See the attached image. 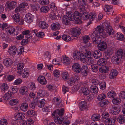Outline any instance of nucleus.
<instances>
[{"instance_id":"1","label":"nucleus","mask_w":125,"mask_h":125,"mask_svg":"<svg viewBox=\"0 0 125 125\" xmlns=\"http://www.w3.org/2000/svg\"><path fill=\"white\" fill-rule=\"evenodd\" d=\"M64 112V109L62 108L60 110H56L52 113V117L54 118L56 117L54 120V121L56 123L60 124L62 123L64 120V118L62 116Z\"/></svg>"},{"instance_id":"2","label":"nucleus","mask_w":125,"mask_h":125,"mask_svg":"<svg viewBox=\"0 0 125 125\" xmlns=\"http://www.w3.org/2000/svg\"><path fill=\"white\" fill-rule=\"evenodd\" d=\"M81 19L83 20H85L88 19L90 21H93L94 20L96 16V14L94 13H91L85 12L81 14Z\"/></svg>"},{"instance_id":"3","label":"nucleus","mask_w":125,"mask_h":125,"mask_svg":"<svg viewBox=\"0 0 125 125\" xmlns=\"http://www.w3.org/2000/svg\"><path fill=\"white\" fill-rule=\"evenodd\" d=\"M104 29L102 26H98L97 27L95 28V31L92 33L94 35H100L104 38H105L107 36V35L106 33H104Z\"/></svg>"},{"instance_id":"4","label":"nucleus","mask_w":125,"mask_h":125,"mask_svg":"<svg viewBox=\"0 0 125 125\" xmlns=\"http://www.w3.org/2000/svg\"><path fill=\"white\" fill-rule=\"evenodd\" d=\"M83 48H84L85 49V52H83V53H84L85 57H86V58L87 64L89 65H90L91 64H92L94 62L93 58L91 57L92 55H93V54L91 53V52L86 51L85 49V48L84 47H83Z\"/></svg>"},{"instance_id":"5","label":"nucleus","mask_w":125,"mask_h":125,"mask_svg":"<svg viewBox=\"0 0 125 125\" xmlns=\"http://www.w3.org/2000/svg\"><path fill=\"white\" fill-rule=\"evenodd\" d=\"M16 2L14 1L11 2L7 1L5 5L6 9L8 10L13 9L16 6Z\"/></svg>"},{"instance_id":"6","label":"nucleus","mask_w":125,"mask_h":125,"mask_svg":"<svg viewBox=\"0 0 125 125\" xmlns=\"http://www.w3.org/2000/svg\"><path fill=\"white\" fill-rule=\"evenodd\" d=\"M97 47L99 50L104 51L107 49V44L105 42L103 41L98 44Z\"/></svg>"},{"instance_id":"7","label":"nucleus","mask_w":125,"mask_h":125,"mask_svg":"<svg viewBox=\"0 0 125 125\" xmlns=\"http://www.w3.org/2000/svg\"><path fill=\"white\" fill-rule=\"evenodd\" d=\"M98 35L97 34L94 35L93 33H92L90 35L93 42L94 44H99L101 42V39L100 37L98 36Z\"/></svg>"},{"instance_id":"8","label":"nucleus","mask_w":125,"mask_h":125,"mask_svg":"<svg viewBox=\"0 0 125 125\" xmlns=\"http://www.w3.org/2000/svg\"><path fill=\"white\" fill-rule=\"evenodd\" d=\"M81 33V31L80 29L76 27L72 29L71 34L74 37H76L79 35Z\"/></svg>"},{"instance_id":"9","label":"nucleus","mask_w":125,"mask_h":125,"mask_svg":"<svg viewBox=\"0 0 125 125\" xmlns=\"http://www.w3.org/2000/svg\"><path fill=\"white\" fill-rule=\"evenodd\" d=\"M72 68L73 71L77 73H80L81 72V66L80 65L77 63H73L72 66Z\"/></svg>"},{"instance_id":"10","label":"nucleus","mask_w":125,"mask_h":125,"mask_svg":"<svg viewBox=\"0 0 125 125\" xmlns=\"http://www.w3.org/2000/svg\"><path fill=\"white\" fill-rule=\"evenodd\" d=\"M73 14L75 18V20L76 21V22L77 23H81V21L80 19L81 18V14L78 11H75Z\"/></svg>"},{"instance_id":"11","label":"nucleus","mask_w":125,"mask_h":125,"mask_svg":"<svg viewBox=\"0 0 125 125\" xmlns=\"http://www.w3.org/2000/svg\"><path fill=\"white\" fill-rule=\"evenodd\" d=\"M37 94L38 96L41 97H43L45 96H48L49 95V94L45 90L40 89L37 93Z\"/></svg>"},{"instance_id":"12","label":"nucleus","mask_w":125,"mask_h":125,"mask_svg":"<svg viewBox=\"0 0 125 125\" xmlns=\"http://www.w3.org/2000/svg\"><path fill=\"white\" fill-rule=\"evenodd\" d=\"M118 74V71L115 69L111 70L109 74V78L111 79L115 78Z\"/></svg>"},{"instance_id":"13","label":"nucleus","mask_w":125,"mask_h":125,"mask_svg":"<svg viewBox=\"0 0 125 125\" xmlns=\"http://www.w3.org/2000/svg\"><path fill=\"white\" fill-rule=\"evenodd\" d=\"M115 120L114 118L111 117L105 119L104 123L105 125H113L115 124Z\"/></svg>"},{"instance_id":"14","label":"nucleus","mask_w":125,"mask_h":125,"mask_svg":"<svg viewBox=\"0 0 125 125\" xmlns=\"http://www.w3.org/2000/svg\"><path fill=\"white\" fill-rule=\"evenodd\" d=\"M53 102L56 105V107H59L61 106V100L60 98L58 97H54L53 99Z\"/></svg>"},{"instance_id":"15","label":"nucleus","mask_w":125,"mask_h":125,"mask_svg":"<svg viewBox=\"0 0 125 125\" xmlns=\"http://www.w3.org/2000/svg\"><path fill=\"white\" fill-rule=\"evenodd\" d=\"M78 77L76 76L70 78L67 81L68 84L70 86L73 85L76 81L78 79Z\"/></svg>"},{"instance_id":"16","label":"nucleus","mask_w":125,"mask_h":125,"mask_svg":"<svg viewBox=\"0 0 125 125\" xmlns=\"http://www.w3.org/2000/svg\"><path fill=\"white\" fill-rule=\"evenodd\" d=\"M89 69L88 67L86 65L82 66L81 68V72L82 74L84 76H86L88 73Z\"/></svg>"},{"instance_id":"17","label":"nucleus","mask_w":125,"mask_h":125,"mask_svg":"<svg viewBox=\"0 0 125 125\" xmlns=\"http://www.w3.org/2000/svg\"><path fill=\"white\" fill-rule=\"evenodd\" d=\"M17 50V48L15 46H13L9 49L8 52L10 55H13L16 54Z\"/></svg>"},{"instance_id":"18","label":"nucleus","mask_w":125,"mask_h":125,"mask_svg":"<svg viewBox=\"0 0 125 125\" xmlns=\"http://www.w3.org/2000/svg\"><path fill=\"white\" fill-rule=\"evenodd\" d=\"M25 114L23 113H16L14 115V117L16 119H21L24 118Z\"/></svg>"},{"instance_id":"19","label":"nucleus","mask_w":125,"mask_h":125,"mask_svg":"<svg viewBox=\"0 0 125 125\" xmlns=\"http://www.w3.org/2000/svg\"><path fill=\"white\" fill-rule=\"evenodd\" d=\"M116 56L119 57H120L121 58L124 57L125 55V50L122 49H119L116 52Z\"/></svg>"},{"instance_id":"20","label":"nucleus","mask_w":125,"mask_h":125,"mask_svg":"<svg viewBox=\"0 0 125 125\" xmlns=\"http://www.w3.org/2000/svg\"><path fill=\"white\" fill-rule=\"evenodd\" d=\"M38 82L41 84L43 85H45L47 83V82L45 77L43 76H40L37 79Z\"/></svg>"},{"instance_id":"21","label":"nucleus","mask_w":125,"mask_h":125,"mask_svg":"<svg viewBox=\"0 0 125 125\" xmlns=\"http://www.w3.org/2000/svg\"><path fill=\"white\" fill-rule=\"evenodd\" d=\"M112 61L115 64L119 65L120 62L121 60L119 57L116 56L112 57Z\"/></svg>"},{"instance_id":"22","label":"nucleus","mask_w":125,"mask_h":125,"mask_svg":"<svg viewBox=\"0 0 125 125\" xmlns=\"http://www.w3.org/2000/svg\"><path fill=\"white\" fill-rule=\"evenodd\" d=\"M33 16L30 13L27 14L25 16V21L27 23H30L32 21Z\"/></svg>"},{"instance_id":"23","label":"nucleus","mask_w":125,"mask_h":125,"mask_svg":"<svg viewBox=\"0 0 125 125\" xmlns=\"http://www.w3.org/2000/svg\"><path fill=\"white\" fill-rule=\"evenodd\" d=\"M100 51L97 50L94 51L93 54L94 57L96 59H98L102 56V53Z\"/></svg>"},{"instance_id":"24","label":"nucleus","mask_w":125,"mask_h":125,"mask_svg":"<svg viewBox=\"0 0 125 125\" xmlns=\"http://www.w3.org/2000/svg\"><path fill=\"white\" fill-rule=\"evenodd\" d=\"M24 66V64L22 63H19L17 64V72L18 73L21 74Z\"/></svg>"},{"instance_id":"25","label":"nucleus","mask_w":125,"mask_h":125,"mask_svg":"<svg viewBox=\"0 0 125 125\" xmlns=\"http://www.w3.org/2000/svg\"><path fill=\"white\" fill-rule=\"evenodd\" d=\"M117 120L118 122L120 124L125 123V115H119Z\"/></svg>"},{"instance_id":"26","label":"nucleus","mask_w":125,"mask_h":125,"mask_svg":"<svg viewBox=\"0 0 125 125\" xmlns=\"http://www.w3.org/2000/svg\"><path fill=\"white\" fill-rule=\"evenodd\" d=\"M79 107L81 110H83L85 109L87 107V103L85 101H81L79 104Z\"/></svg>"},{"instance_id":"27","label":"nucleus","mask_w":125,"mask_h":125,"mask_svg":"<svg viewBox=\"0 0 125 125\" xmlns=\"http://www.w3.org/2000/svg\"><path fill=\"white\" fill-rule=\"evenodd\" d=\"M61 61L63 63L66 65L69 64L70 62L69 58L66 57L65 55L64 56H63L62 57L61 59Z\"/></svg>"},{"instance_id":"28","label":"nucleus","mask_w":125,"mask_h":125,"mask_svg":"<svg viewBox=\"0 0 125 125\" xmlns=\"http://www.w3.org/2000/svg\"><path fill=\"white\" fill-rule=\"evenodd\" d=\"M109 67L103 66L100 67L99 69V72L101 73H107L109 71Z\"/></svg>"},{"instance_id":"29","label":"nucleus","mask_w":125,"mask_h":125,"mask_svg":"<svg viewBox=\"0 0 125 125\" xmlns=\"http://www.w3.org/2000/svg\"><path fill=\"white\" fill-rule=\"evenodd\" d=\"M4 64L7 66H10L13 63L12 60L10 58H6L3 61Z\"/></svg>"},{"instance_id":"30","label":"nucleus","mask_w":125,"mask_h":125,"mask_svg":"<svg viewBox=\"0 0 125 125\" xmlns=\"http://www.w3.org/2000/svg\"><path fill=\"white\" fill-rule=\"evenodd\" d=\"M28 105L27 103H22L20 106V108L22 111L25 112L27 110Z\"/></svg>"},{"instance_id":"31","label":"nucleus","mask_w":125,"mask_h":125,"mask_svg":"<svg viewBox=\"0 0 125 125\" xmlns=\"http://www.w3.org/2000/svg\"><path fill=\"white\" fill-rule=\"evenodd\" d=\"M120 110V108L119 107L114 106L112 108L111 111L113 114L114 115H116L119 113Z\"/></svg>"},{"instance_id":"32","label":"nucleus","mask_w":125,"mask_h":125,"mask_svg":"<svg viewBox=\"0 0 125 125\" xmlns=\"http://www.w3.org/2000/svg\"><path fill=\"white\" fill-rule=\"evenodd\" d=\"M60 25L58 23H54L52 25L51 27L52 30H55L59 29L60 28Z\"/></svg>"},{"instance_id":"33","label":"nucleus","mask_w":125,"mask_h":125,"mask_svg":"<svg viewBox=\"0 0 125 125\" xmlns=\"http://www.w3.org/2000/svg\"><path fill=\"white\" fill-rule=\"evenodd\" d=\"M81 92L83 93L84 95H88L90 92L89 90L88 89L87 87H82L81 89Z\"/></svg>"},{"instance_id":"34","label":"nucleus","mask_w":125,"mask_h":125,"mask_svg":"<svg viewBox=\"0 0 125 125\" xmlns=\"http://www.w3.org/2000/svg\"><path fill=\"white\" fill-rule=\"evenodd\" d=\"M28 91V88L25 86L21 87L19 90L20 93L23 95L27 94Z\"/></svg>"},{"instance_id":"35","label":"nucleus","mask_w":125,"mask_h":125,"mask_svg":"<svg viewBox=\"0 0 125 125\" xmlns=\"http://www.w3.org/2000/svg\"><path fill=\"white\" fill-rule=\"evenodd\" d=\"M15 29L13 27H7L6 29V31L8 34H11L13 33L15 31Z\"/></svg>"},{"instance_id":"36","label":"nucleus","mask_w":125,"mask_h":125,"mask_svg":"<svg viewBox=\"0 0 125 125\" xmlns=\"http://www.w3.org/2000/svg\"><path fill=\"white\" fill-rule=\"evenodd\" d=\"M21 74L23 78H27L28 77L29 75L28 70L27 69L25 68L22 72Z\"/></svg>"},{"instance_id":"37","label":"nucleus","mask_w":125,"mask_h":125,"mask_svg":"<svg viewBox=\"0 0 125 125\" xmlns=\"http://www.w3.org/2000/svg\"><path fill=\"white\" fill-rule=\"evenodd\" d=\"M39 26L42 29H46L48 27V25L45 22L41 21L39 23Z\"/></svg>"},{"instance_id":"38","label":"nucleus","mask_w":125,"mask_h":125,"mask_svg":"<svg viewBox=\"0 0 125 125\" xmlns=\"http://www.w3.org/2000/svg\"><path fill=\"white\" fill-rule=\"evenodd\" d=\"M90 89L91 92L94 94L97 93L98 92V88L96 85H92L90 87Z\"/></svg>"},{"instance_id":"39","label":"nucleus","mask_w":125,"mask_h":125,"mask_svg":"<svg viewBox=\"0 0 125 125\" xmlns=\"http://www.w3.org/2000/svg\"><path fill=\"white\" fill-rule=\"evenodd\" d=\"M62 21L63 23L65 25H68L69 23V21L68 20L67 15H64L62 18Z\"/></svg>"},{"instance_id":"40","label":"nucleus","mask_w":125,"mask_h":125,"mask_svg":"<svg viewBox=\"0 0 125 125\" xmlns=\"http://www.w3.org/2000/svg\"><path fill=\"white\" fill-rule=\"evenodd\" d=\"M97 63L98 65L101 66H103L106 63V61L105 59L101 58L98 60Z\"/></svg>"},{"instance_id":"41","label":"nucleus","mask_w":125,"mask_h":125,"mask_svg":"<svg viewBox=\"0 0 125 125\" xmlns=\"http://www.w3.org/2000/svg\"><path fill=\"white\" fill-rule=\"evenodd\" d=\"M81 53L78 52L77 51H75L74 52L73 54V57L75 60H79L80 57Z\"/></svg>"},{"instance_id":"42","label":"nucleus","mask_w":125,"mask_h":125,"mask_svg":"<svg viewBox=\"0 0 125 125\" xmlns=\"http://www.w3.org/2000/svg\"><path fill=\"white\" fill-rule=\"evenodd\" d=\"M100 115L99 114H96L92 115L91 119L93 121H98L100 120Z\"/></svg>"},{"instance_id":"43","label":"nucleus","mask_w":125,"mask_h":125,"mask_svg":"<svg viewBox=\"0 0 125 125\" xmlns=\"http://www.w3.org/2000/svg\"><path fill=\"white\" fill-rule=\"evenodd\" d=\"M67 15L69 20L70 21H73L75 20V18L74 14L72 12H68Z\"/></svg>"},{"instance_id":"44","label":"nucleus","mask_w":125,"mask_h":125,"mask_svg":"<svg viewBox=\"0 0 125 125\" xmlns=\"http://www.w3.org/2000/svg\"><path fill=\"white\" fill-rule=\"evenodd\" d=\"M116 93L113 91H111L107 94L108 97L110 98H113L115 97L116 95Z\"/></svg>"},{"instance_id":"45","label":"nucleus","mask_w":125,"mask_h":125,"mask_svg":"<svg viewBox=\"0 0 125 125\" xmlns=\"http://www.w3.org/2000/svg\"><path fill=\"white\" fill-rule=\"evenodd\" d=\"M12 97V95L10 92H8L5 93L3 97L4 99L6 100H9Z\"/></svg>"},{"instance_id":"46","label":"nucleus","mask_w":125,"mask_h":125,"mask_svg":"<svg viewBox=\"0 0 125 125\" xmlns=\"http://www.w3.org/2000/svg\"><path fill=\"white\" fill-rule=\"evenodd\" d=\"M116 36L117 39L118 40L122 41L125 40L124 35L120 33H117L116 34Z\"/></svg>"},{"instance_id":"47","label":"nucleus","mask_w":125,"mask_h":125,"mask_svg":"<svg viewBox=\"0 0 125 125\" xmlns=\"http://www.w3.org/2000/svg\"><path fill=\"white\" fill-rule=\"evenodd\" d=\"M13 18L15 22H18L20 20V16L19 13L13 15Z\"/></svg>"},{"instance_id":"48","label":"nucleus","mask_w":125,"mask_h":125,"mask_svg":"<svg viewBox=\"0 0 125 125\" xmlns=\"http://www.w3.org/2000/svg\"><path fill=\"white\" fill-rule=\"evenodd\" d=\"M1 90L4 92L8 90L9 88L8 85L6 83H2L0 86Z\"/></svg>"},{"instance_id":"49","label":"nucleus","mask_w":125,"mask_h":125,"mask_svg":"<svg viewBox=\"0 0 125 125\" xmlns=\"http://www.w3.org/2000/svg\"><path fill=\"white\" fill-rule=\"evenodd\" d=\"M49 7L46 6H43L41 7L40 9V10L42 12L46 13L49 10Z\"/></svg>"},{"instance_id":"50","label":"nucleus","mask_w":125,"mask_h":125,"mask_svg":"<svg viewBox=\"0 0 125 125\" xmlns=\"http://www.w3.org/2000/svg\"><path fill=\"white\" fill-rule=\"evenodd\" d=\"M34 101L31 102L30 104V107L32 109H34L35 107L36 104H37L38 101V99L36 98L34 100Z\"/></svg>"},{"instance_id":"51","label":"nucleus","mask_w":125,"mask_h":125,"mask_svg":"<svg viewBox=\"0 0 125 125\" xmlns=\"http://www.w3.org/2000/svg\"><path fill=\"white\" fill-rule=\"evenodd\" d=\"M90 68L92 71L96 73L98 71V68L96 65L92 64Z\"/></svg>"},{"instance_id":"52","label":"nucleus","mask_w":125,"mask_h":125,"mask_svg":"<svg viewBox=\"0 0 125 125\" xmlns=\"http://www.w3.org/2000/svg\"><path fill=\"white\" fill-rule=\"evenodd\" d=\"M45 101L44 99H42L40 100L39 102L38 103V106L40 108L43 107L44 105Z\"/></svg>"},{"instance_id":"53","label":"nucleus","mask_w":125,"mask_h":125,"mask_svg":"<svg viewBox=\"0 0 125 125\" xmlns=\"http://www.w3.org/2000/svg\"><path fill=\"white\" fill-rule=\"evenodd\" d=\"M121 101L120 99L119 98L116 97L114 98L112 100V102L114 104L117 105L119 104Z\"/></svg>"},{"instance_id":"54","label":"nucleus","mask_w":125,"mask_h":125,"mask_svg":"<svg viewBox=\"0 0 125 125\" xmlns=\"http://www.w3.org/2000/svg\"><path fill=\"white\" fill-rule=\"evenodd\" d=\"M18 100L17 99H12L9 102L10 104L11 105H16L18 103Z\"/></svg>"},{"instance_id":"55","label":"nucleus","mask_w":125,"mask_h":125,"mask_svg":"<svg viewBox=\"0 0 125 125\" xmlns=\"http://www.w3.org/2000/svg\"><path fill=\"white\" fill-rule=\"evenodd\" d=\"M62 78L65 80H67L69 78V76L68 73L63 72L62 73Z\"/></svg>"},{"instance_id":"56","label":"nucleus","mask_w":125,"mask_h":125,"mask_svg":"<svg viewBox=\"0 0 125 125\" xmlns=\"http://www.w3.org/2000/svg\"><path fill=\"white\" fill-rule=\"evenodd\" d=\"M78 3L82 7H84L87 3L86 0H78Z\"/></svg>"},{"instance_id":"57","label":"nucleus","mask_w":125,"mask_h":125,"mask_svg":"<svg viewBox=\"0 0 125 125\" xmlns=\"http://www.w3.org/2000/svg\"><path fill=\"white\" fill-rule=\"evenodd\" d=\"M28 87L29 89L32 91L34 90L36 88L35 84L33 83H30L28 85Z\"/></svg>"},{"instance_id":"58","label":"nucleus","mask_w":125,"mask_h":125,"mask_svg":"<svg viewBox=\"0 0 125 125\" xmlns=\"http://www.w3.org/2000/svg\"><path fill=\"white\" fill-rule=\"evenodd\" d=\"M62 39L66 42L70 41L71 39V37L68 35H64L62 37Z\"/></svg>"},{"instance_id":"59","label":"nucleus","mask_w":125,"mask_h":125,"mask_svg":"<svg viewBox=\"0 0 125 125\" xmlns=\"http://www.w3.org/2000/svg\"><path fill=\"white\" fill-rule=\"evenodd\" d=\"M27 113L28 116L29 117H32L35 114L34 111L31 110H28L27 112Z\"/></svg>"},{"instance_id":"60","label":"nucleus","mask_w":125,"mask_h":125,"mask_svg":"<svg viewBox=\"0 0 125 125\" xmlns=\"http://www.w3.org/2000/svg\"><path fill=\"white\" fill-rule=\"evenodd\" d=\"M30 6L32 10L34 11H36L38 10V6L37 4H31Z\"/></svg>"},{"instance_id":"61","label":"nucleus","mask_w":125,"mask_h":125,"mask_svg":"<svg viewBox=\"0 0 125 125\" xmlns=\"http://www.w3.org/2000/svg\"><path fill=\"white\" fill-rule=\"evenodd\" d=\"M8 124L7 120L5 119H2L0 121V125H7Z\"/></svg>"},{"instance_id":"62","label":"nucleus","mask_w":125,"mask_h":125,"mask_svg":"<svg viewBox=\"0 0 125 125\" xmlns=\"http://www.w3.org/2000/svg\"><path fill=\"white\" fill-rule=\"evenodd\" d=\"M106 97V96L104 94H102L98 95L97 98L99 101H100L105 99Z\"/></svg>"},{"instance_id":"63","label":"nucleus","mask_w":125,"mask_h":125,"mask_svg":"<svg viewBox=\"0 0 125 125\" xmlns=\"http://www.w3.org/2000/svg\"><path fill=\"white\" fill-rule=\"evenodd\" d=\"M112 10V7H110L109 5H106L105 6L104 10L106 12H110Z\"/></svg>"},{"instance_id":"64","label":"nucleus","mask_w":125,"mask_h":125,"mask_svg":"<svg viewBox=\"0 0 125 125\" xmlns=\"http://www.w3.org/2000/svg\"><path fill=\"white\" fill-rule=\"evenodd\" d=\"M101 116L102 118L106 119L109 117V115L108 112H104L102 113Z\"/></svg>"}]
</instances>
